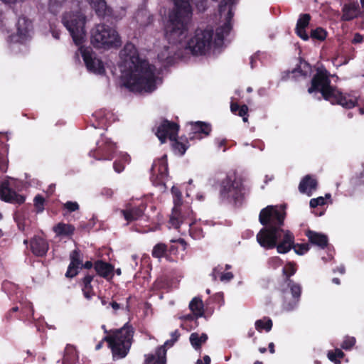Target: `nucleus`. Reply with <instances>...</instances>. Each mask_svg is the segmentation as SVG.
<instances>
[{
  "label": "nucleus",
  "mask_w": 364,
  "mask_h": 364,
  "mask_svg": "<svg viewBox=\"0 0 364 364\" xmlns=\"http://www.w3.org/2000/svg\"><path fill=\"white\" fill-rule=\"evenodd\" d=\"M191 131L194 134H203L205 136L209 135L211 127L209 124L203 122L198 121L196 122H191Z\"/></svg>",
  "instance_id": "obj_31"
},
{
  "label": "nucleus",
  "mask_w": 364,
  "mask_h": 364,
  "mask_svg": "<svg viewBox=\"0 0 364 364\" xmlns=\"http://www.w3.org/2000/svg\"><path fill=\"white\" fill-rule=\"evenodd\" d=\"M93 275L87 274L82 279V291L83 292L84 296L88 300L91 299L95 294L92 286L91 284V282L93 280Z\"/></svg>",
  "instance_id": "obj_29"
},
{
  "label": "nucleus",
  "mask_w": 364,
  "mask_h": 364,
  "mask_svg": "<svg viewBox=\"0 0 364 364\" xmlns=\"http://www.w3.org/2000/svg\"><path fill=\"white\" fill-rule=\"evenodd\" d=\"M64 208L69 212H74L79 209V205L77 202L67 201L63 205Z\"/></svg>",
  "instance_id": "obj_45"
},
{
  "label": "nucleus",
  "mask_w": 364,
  "mask_h": 364,
  "mask_svg": "<svg viewBox=\"0 0 364 364\" xmlns=\"http://www.w3.org/2000/svg\"><path fill=\"white\" fill-rule=\"evenodd\" d=\"M171 141H173L172 146L174 151L178 153L180 156H183L188 149L186 144L178 141L177 137H176L175 140Z\"/></svg>",
  "instance_id": "obj_39"
},
{
  "label": "nucleus",
  "mask_w": 364,
  "mask_h": 364,
  "mask_svg": "<svg viewBox=\"0 0 364 364\" xmlns=\"http://www.w3.org/2000/svg\"><path fill=\"white\" fill-rule=\"evenodd\" d=\"M344 355V353L339 348H336L333 351L331 350L328 353V359L335 364H340V359L343 358Z\"/></svg>",
  "instance_id": "obj_36"
},
{
  "label": "nucleus",
  "mask_w": 364,
  "mask_h": 364,
  "mask_svg": "<svg viewBox=\"0 0 364 364\" xmlns=\"http://www.w3.org/2000/svg\"><path fill=\"white\" fill-rule=\"evenodd\" d=\"M33 324L37 328L38 331H45L46 328H53L51 326H49L47 323L45 322V320H33Z\"/></svg>",
  "instance_id": "obj_43"
},
{
  "label": "nucleus",
  "mask_w": 364,
  "mask_h": 364,
  "mask_svg": "<svg viewBox=\"0 0 364 364\" xmlns=\"http://www.w3.org/2000/svg\"><path fill=\"white\" fill-rule=\"evenodd\" d=\"M197 10L199 12H204L208 6V0H193Z\"/></svg>",
  "instance_id": "obj_44"
},
{
  "label": "nucleus",
  "mask_w": 364,
  "mask_h": 364,
  "mask_svg": "<svg viewBox=\"0 0 364 364\" xmlns=\"http://www.w3.org/2000/svg\"><path fill=\"white\" fill-rule=\"evenodd\" d=\"M179 127L174 122L168 120L163 121L157 127L156 135L161 144L166 142V139L175 140L178 136Z\"/></svg>",
  "instance_id": "obj_16"
},
{
  "label": "nucleus",
  "mask_w": 364,
  "mask_h": 364,
  "mask_svg": "<svg viewBox=\"0 0 364 364\" xmlns=\"http://www.w3.org/2000/svg\"><path fill=\"white\" fill-rule=\"evenodd\" d=\"M196 364H210V358L208 355H205L203 360L198 359Z\"/></svg>",
  "instance_id": "obj_55"
},
{
  "label": "nucleus",
  "mask_w": 364,
  "mask_h": 364,
  "mask_svg": "<svg viewBox=\"0 0 364 364\" xmlns=\"http://www.w3.org/2000/svg\"><path fill=\"white\" fill-rule=\"evenodd\" d=\"M100 194L106 198H112L114 196V191L109 188H103Z\"/></svg>",
  "instance_id": "obj_49"
},
{
  "label": "nucleus",
  "mask_w": 364,
  "mask_h": 364,
  "mask_svg": "<svg viewBox=\"0 0 364 364\" xmlns=\"http://www.w3.org/2000/svg\"><path fill=\"white\" fill-rule=\"evenodd\" d=\"M355 343L356 339L355 337L346 336L344 337V339L341 344V347L342 349L346 350H350L355 345Z\"/></svg>",
  "instance_id": "obj_38"
},
{
  "label": "nucleus",
  "mask_w": 364,
  "mask_h": 364,
  "mask_svg": "<svg viewBox=\"0 0 364 364\" xmlns=\"http://www.w3.org/2000/svg\"><path fill=\"white\" fill-rule=\"evenodd\" d=\"M85 23L86 17L80 11L66 12L63 15L62 23L77 46H80L85 39Z\"/></svg>",
  "instance_id": "obj_8"
},
{
  "label": "nucleus",
  "mask_w": 364,
  "mask_h": 364,
  "mask_svg": "<svg viewBox=\"0 0 364 364\" xmlns=\"http://www.w3.org/2000/svg\"><path fill=\"white\" fill-rule=\"evenodd\" d=\"M168 176V164L166 156L154 161L151 168V180L155 185L164 183V180Z\"/></svg>",
  "instance_id": "obj_15"
},
{
  "label": "nucleus",
  "mask_w": 364,
  "mask_h": 364,
  "mask_svg": "<svg viewBox=\"0 0 364 364\" xmlns=\"http://www.w3.org/2000/svg\"><path fill=\"white\" fill-rule=\"evenodd\" d=\"M53 232L59 237H70L73 235L75 227L73 225L59 223L53 228Z\"/></svg>",
  "instance_id": "obj_28"
},
{
  "label": "nucleus",
  "mask_w": 364,
  "mask_h": 364,
  "mask_svg": "<svg viewBox=\"0 0 364 364\" xmlns=\"http://www.w3.org/2000/svg\"><path fill=\"white\" fill-rule=\"evenodd\" d=\"M8 168V159L3 156H0V170L6 172Z\"/></svg>",
  "instance_id": "obj_51"
},
{
  "label": "nucleus",
  "mask_w": 364,
  "mask_h": 364,
  "mask_svg": "<svg viewBox=\"0 0 364 364\" xmlns=\"http://www.w3.org/2000/svg\"><path fill=\"white\" fill-rule=\"evenodd\" d=\"M252 146L254 148L259 149L260 151H263L264 149V144L262 142H260V141H255V142L252 144Z\"/></svg>",
  "instance_id": "obj_57"
},
{
  "label": "nucleus",
  "mask_w": 364,
  "mask_h": 364,
  "mask_svg": "<svg viewBox=\"0 0 364 364\" xmlns=\"http://www.w3.org/2000/svg\"><path fill=\"white\" fill-rule=\"evenodd\" d=\"M101 304L102 306H105L107 309L109 308V303L110 302L105 297H100Z\"/></svg>",
  "instance_id": "obj_60"
},
{
  "label": "nucleus",
  "mask_w": 364,
  "mask_h": 364,
  "mask_svg": "<svg viewBox=\"0 0 364 364\" xmlns=\"http://www.w3.org/2000/svg\"><path fill=\"white\" fill-rule=\"evenodd\" d=\"M97 149L93 153L90 152V156H93L97 160H112L113 158L116 145L109 139H102L101 141L97 143Z\"/></svg>",
  "instance_id": "obj_17"
},
{
  "label": "nucleus",
  "mask_w": 364,
  "mask_h": 364,
  "mask_svg": "<svg viewBox=\"0 0 364 364\" xmlns=\"http://www.w3.org/2000/svg\"><path fill=\"white\" fill-rule=\"evenodd\" d=\"M70 263L65 273V277L68 278H73L78 273V269L80 265H82V259L78 250H74L70 255Z\"/></svg>",
  "instance_id": "obj_18"
},
{
  "label": "nucleus",
  "mask_w": 364,
  "mask_h": 364,
  "mask_svg": "<svg viewBox=\"0 0 364 364\" xmlns=\"http://www.w3.org/2000/svg\"><path fill=\"white\" fill-rule=\"evenodd\" d=\"M119 67L124 85L132 92H151L161 82L155 74L156 68L141 59L135 46L127 43L120 51Z\"/></svg>",
  "instance_id": "obj_3"
},
{
  "label": "nucleus",
  "mask_w": 364,
  "mask_h": 364,
  "mask_svg": "<svg viewBox=\"0 0 364 364\" xmlns=\"http://www.w3.org/2000/svg\"><path fill=\"white\" fill-rule=\"evenodd\" d=\"M309 241L321 249H324L328 245V237L322 233L312 230H308L306 233Z\"/></svg>",
  "instance_id": "obj_25"
},
{
  "label": "nucleus",
  "mask_w": 364,
  "mask_h": 364,
  "mask_svg": "<svg viewBox=\"0 0 364 364\" xmlns=\"http://www.w3.org/2000/svg\"><path fill=\"white\" fill-rule=\"evenodd\" d=\"M95 11L97 16L103 17L112 14L105 0H86Z\"/></svg>",
  "instance_id": "obj_27"
},
{
  "label": "nucleus",
  "mask_w": 364,
  "mask_h": 364,
  "mask_svg": "<svg viewBox=\"0 0 364 364\" xmlns=\"http://www.w3.org/2000/svg\"><path fill=\"white\" fill-rule=\"evenodd\" d=\"M284 212L277 206L268 205L259 213V220L265 227L257 235L258 243L264 248L269 250L277 247L281 254L288 252L293 247L296 254L304 255L309 250L308 244L294 246V236L282 228L284 224Z\"/></svg>",
  "instance_id": "obj_2"
},
{
  "label": "nucleus",
  "mask_w": 364,
  "mask_h": 364,
  "mask_svg": "<svg viewBox=\"0 0 364 364\" xmlns=\"http://www.w3.org/2000/svg\"><path fill=\"white\" fill-rule=\"evenodd\" d=\"M113 168L117 173H121L124 170V166L119 161L116 160L114 162Z\"/></svg>",
  "instance_id": "obj_53"
},
{
  "label": "nucleus",
  "mask_w": 364,
  "mask_h": 364,
  "mask_svg": "<svg viewBox=\"0 0 364 364\" xmlns=\"http://www.w3.org/2000/svg\"><path fill=\"white\" fill-rule=\"evenodd\" d=\"M255 326L256 330L259 332L262 331L269 332L272 328V320H256Z\"/></svg>",
  "instance_id": "obj_35"
},
{
  "label": "nucleus",
  "mask_w": 364,
  "mask_h": 364,
  "mask_svg": "<svg viewBox=\"0 0 364 364\" xmlns=\"http://www.w3.org/2000/svg\"><path fill=\"white\" fill-rule=\"evenodd\" d=\"M240 107L235 102H232L230 105V110L232 112L235 113L236 111L239 109Z\"/></svg>",
  "instance_id": "obj_63"
},
{
  "label": "nucleus",
  "mask_w": 364,
  "mask_h": 364,
  "mask_svg": "<svg viewBox=\"0 0 364 364\" xmlns=\"http://www.w3.org/2000/svg\"><path fill=\"white\" fill-rule=\"evenodd\" d=\"M94 268L99 276L106 279H110L113 277L114 267L107 262L97 260L94 264Z\"/></svg>",
  "instance_id": "obj_22"
},
{
  "label": "nucleus",
  "mask_w": 364,
  "mask_h": 364,
  "mask_svg": "<svg viewBox=\"0 0 364 364\" xmlns=\"http://www.w3.org/2000/svg\"><path fill=\"white\" fill-rule=\"evenodd\" d=\"M167 252V246L164 243L159 242L154 246L151 255L154 257L161 259Z\"/></svg>",
  "instance_id": "obj_34"
},
{
  "label": "nucleus",
  "mask_w": 364,
  "mask_h": 364,
  "mask_svg": "<svg viewBox=\"0 0 364 364\" xmlns=\"http://www.w3.org/2000/svg\"><path fill=\"white\" fill-rule=\"evenodd\" d=\"M31 252L38 257L44 256L48 250V244L41 237H34L30 242Z\"/></svg>",
  "instance_id": "obj_20"
},
{
  "label": "nucleus",
  "mask_w": 364,
  "mask_h": 364,
  "mask_svg": "<svg viewBox=\"0 0 364 364\" xmlns=\"http://www.w3.org/2000/svg\"><path fill=\"white\" fill-rule=\"evenodd\" d=\"M326 203V199L323 197H318L316 198H312L310 200L311 208H316L318 205H323Z\"/></svg>",
  "instance_id": "obj_46"
},
{
  "label": "nucleus",
  "mask_w": 364,
  "mask_h": 364,
  "mask_svg": "<svg viewBox=\"0 0 364 364\" xmlns=\"http://www.w3.org/2000/svg\"><path fill=\"white\" fill-rule=\"evenodd\" d=\"M166 351L164 346H159L154 353L145 355L144 364H166Z\"/></svg>",
  "instance_id": "obj_19"
},
{
  "label": "nucleus",
  "mask_w": 364,
  "mask_h": 364,
  "mask_svg": "<svg viewBox=\"0 0 364 364\" xmlns=\"http://www.w3.org/2000/svg\"><path fill=\"white\" fill-rule=\"evenodd\" d=\"M207 339L208 336L205 333L199 336L198 333H193L190 336V343L196 350L200 349L201 345L205 343Z\"/></svg>",
  "instance_id": "obj_33"
},
{
  "label": "nucleus",
  "mask_w": 364,
  "mask_h": 364,
  "mask_svg": "<svg viewBox=\"0 0 364 364\" xmlns=\"http://www.w3.org/2000/svg\"><path fill=\"white\" fill-rule=\"evenodd\" d=\"M327 33L322 28H316V29L311 30V37L314 39L318 41H323L326 38Z\"/></svg>",
  "instance_id": "obj_40"
},
{
  "label": "nucleus",
  "mask_w": 364,
  "mask_h": 364,
  "mask_svg": "<svg viewBox=\"0 0 364 364\" xmlns=\"http://www.w3.org/2000/svg\"><path fill=\"white\" fill-rule=\"evenodd\" d=\"M233 274L230 272L225 273L223 272L221 273L220 279L221 282H227L230 281L233 278Z\"/></svg>",
  "instance_id": "obj_52"
},
{
  "label": "nucleus",
  "mask_w": 364,
  "mask_h": 364,
  "mask_svg": "<svg viewBox=\"0 0 364 364\" xmlns=\"http://www.w3.org/2000/svg\"><path fill=\"white\" fill-rule=\"evenodd\" d=\"M78 52L81 54L89 72L97 75H102L105 73L102 62L97 58L91 48L80 46L78 48Z\"/></svg>",
  "instance_id": "obj_12"
},
{
  "label": "nucleus",
  "mask_w": 364,
  "mask_h": 364,
  "mask_svg": "<svg viewBox=\"0 0 364 364\" xmlns=\"http://www.w3.org/2000/svg\"><path fill=\"white\" fill-rule=\"evenodd\" d=\"M181 334L178 331V330H175L174 331L171 332V338L175 340L176 341H177L180 337Z\"/></svg>",
  "instance_id": "obj_58"
},
{
  "label": "nucleus",
  "mask_w": 364,
  "mask_h": 364,
  "mask_svg": "<svg viewBox=\"0 0 364 364\" xmlns=\"http://www.w3.org/2000/svg\"><path fill=\"white\" fill-rule=\"evenodd\" d=\"M174 206L170 216V225L177 229L181 224L186 223V218L189 217L192 213L188 207L182 205V194L178 188L173 186L171 188Z\"/></svg>",
  "instance_id": "obj_10"
},
{
  "label": "nucleus",
  "mask_w": 364,
  "mask_h": 364,
  "mask_svg": "<svg viewBox=\"0 0 364 364\" xmlns=\"http://www.w3.org/2000/svg\"><path fill=\"white\" fill-rule=\"evenodd\" d=\"M296 271L295 265L291 262H289L282 269L283 274L286 277L285 284L291 294V297L289 299V291L282 289L284 298L282 308L287 311H292L297 306L301 294V286L290 279V277L294 275Z\"/></svg>",
  "instance_id": "obj_7"
},
{
  "label": "nucleus",
  "mask_w": 364,
  "mask_h": 364,
  "mask_svg": "<svg viewBox=\"0 0 364 364\" xmlns=\"http://www.w3.org/2000/svg\"><path fill=\"white\" fill-rule=\"evenodd\" d=\"M238 110H239V113H238L239 116L244 117L247 114L248 107L245 105H243L239 108Z\"/></svg>",
  "instance_id": "obj_54"
},
{
  "label": "nucleus",
  "mask_w": 364,
  "mask_h": 364,
  "mask_svg": "<svg viewBox=\"0 0 364 364\" xmlns=\"http://www.w3.org/2000/svg\"><path fill=\"white\" fill-rule=\"evenodd\" d=\"M317 181L310 176H306L300 182L299 190L302 193L311 196L314 191L316 189Z\"/></svg>",
  "instance_id": "obj_26"
},
{
  "label": "nucleus",
  "mask_w": 364,
  "mask_h": 364,
  "mask_svg": "<svg viewBox=\"0 0 364 364\" xmlns=\"http://www.w3.org/2000/svg\"><path fill=\"white\" fill-rule=\"evenodd\" d=\"M16 181L14 178H9L4 181L0 186V198L8 203L22 204L25 201L24 196L18 194L13 188L16 186Z\"/></svg>",
  "instance_id": "obj_13"
},
{
  "label": "nucleus",
  "mask_w": 364,
  "mask_h": 364,
  "mask_svg": "<svg viewBox=\"0 0 364 364\" xmlns=\"http://www.w3.org/2000/svg\"><path fill=\"white\" fill-rule=\"evenodd\" d=\"M120 213L129 223L139 219L143 215L144 210L140 207H133L128 204L124 209L120 210Z\"/></svg>",
  "instance_id": "obj_21"
},
{
  "label": "nucleus",
  "mask_w": 364,
  "mask_h": 364,
  "mask_svg": "<svg viewBox=\"0 0 364 364\" xmlns=\"http://www.w3.org/2000/svg\"><path fill=\"white\" fill-rule=\"evenodd\" d=\"M120 158L124 163H129L130 161V157L127 154L120 153Z\"/></svg>",
  "instance_id": "obj_59"
},
{
  "label": "nucleus",
  "mask_w": 364,
  "mask_h": 364,
  "mask_svg": "<svg viewBox=\"0 0 364 364\" xmlns=\"http://www.w3.org/2000/svg\"><path fill=\"white\" fill-rule=\"evenodd\" d=\"M341 20L344 21H351L358 16L360 7L358 3L345 4L342 9Z\"/></svg>",
  "instance_id": "obj_24"
},
{
  "label": "nucleus",
  "mask_w": 364,
  "mask_h": 364,
  "mask_svg": "<svg viewBox=\"0 0 364 364\" xmlns=\"http://www.w3.org/2000/svg\"><path fill=\"white\" fill-rule=\"evenodd\" d=\"M14 219L17 223L18 228L20 230L24 231L26 227L28 225V221L26 219V216L22 213H16Z\"/></svg>",
  "instance_id": "obj_37"
},
{
  "label": "nucleus",
  "mask_w": 364,
  "mask_h": 364,
  "mask_svg": "<svg viewBox=\"0 0 364 364\" xmlns=\"http://www.w3.org/2000/svg\"><path fill=\"white\" fill-rule=\"evenodd\" d=\"M137 23L141 26H146L152 21L151 17L146 9H141L137 11L134 16Z\"/></svg>",
  "instance_id": "obj_32"
},
{
  "label": "nucleus",
  "mask_w": 364,
  "mask_h": 364,
  "mask_svg": "<svg viewBox=\"0 0 364 364\" xmlns=\"http://www.w3.org/2000/svg\"><path fill=\"white\" fill-rule=\"evenodd\" d=\"M268 264L273 269H276L282 264V260L278 257H273L269 259Z\"/></svg>",
  "instance_id": "obj_48"
},
{
  "label": "nucleus",
  "mask_w": 364,
  "mask_h": 364,
  "mask_svg": "<svg viewBox=\"0 0 364 364\" xmlns=\"http://www.w3.org/2000/svg\"><path fill=\"white\" fill-rule=\"evenodd\" d=\"M168 46H165L162 50L158 53V59L164 66L173 63L176 58H183L185 53L183 49H179V43H171L167 39Z\"/></svg>",
  "instance_id": "obj_14"
},
{
  "label": "nucleus",
  "mask_w": 364,
  "mask_h": 364,
  "mask_svg": "<svg viewBox=\"0 0 364 364\" xmlns=\"http://www.w3.org/2000/svg\"><path fill=\"white\" fill-rule=\"evenodd\" d=\"M94 266V264H92V262L90 261H87L85 264H82V265H80V267H84L85 269H91L92 267Z\"/></svg>",
  "instance_id": "obj_62"
},
{
  "label": "nucleus",
  "mask_w": 364,
  "mask_h": 364,
  "mask_svg": "<svg viewBox=\"0 0 364 364\" xmlns=\"http://www.w3.org/2000/svg\"><path fill=\"white\" fill-rule=\"evenodd\" d=\"M44 198L40 196L37 195L33 200L34 205L37 209V213H41L44 210Z\"/></svg>",
  "instance_id": "obj_42"
},
{
  "label": "nucleus",
  "mask_w": 364,
  "mask_h": 364,
  "mask_svg": "<svg viewBox=\"0 0 364 364\" xmlns=\"http://www.w3.org/2000/svg\"><path fill=\"white\" fill-rule=\"evenodd\" d=\"M187 225L189 226L190 235L196 240L200 239L203 237V231L200 228H197L193 223L187 222Z\"/></svg>",
  "instance_id": "obj_41"
},
{
  "label": "nucleus",
  "mask_w": 364,
  "mask_h": 364,
  "mask_svg": "<svg viewBox=\"0 0 364 364\" xmlns=\"http://www.w3.org/2000/svg\"><path fill=\"white\" fill-rule=\"evenodd\" d=\"M174 8L169 13L168 21L165 28L166 38L171 43H179L185 55H194L208 54L212 49L220 48L223 45L224 38L232 29L231 19L233 17L232 6L237 0H222L219 6L220 16H224L225 23L216 29L213 37L211 28L196 29L193 37L186 40L191 22L193 10L190 0H173Z\"/></svg>",
  "instance_id": "obj_1"
},
{
  "label": "nucleus",
  "mask_w": 364,
  "mask_h": 364,
  "mask_svg": "<svg viewBox=\"0 0 364 364\" xmlns=\"http://www.w3.org/2000/svg\"><path fill=\"white\" fill-rule=\"evenodd\" d=\"M109 306V307L112 308L114 311H116L120 309V304L113 300L110 301Z\"/></svg>",
  "instance_id": "obj_56"
},
{
  "label": "nucleus",
  "mask_w": 364,
  "mask_h": 364,
  "mask_svg": "<svg viewBox=\"0 0 364 364\" xmlns=\"http://www.w3.org/2000/svg\"><path fill=\"white\" fill-rule=\"evenodd\" d=\"M16 33L9 38V43L12 50H15L17 44L24 46V43L31 38L33 31V25L31 20L26 16L18 18L16 23Z\"/></svg>",
  "instance_id": "obj_11"
},
{
  "label": "nucleus",
  "mask_w": 364,
  "mask_h": 364,
  "mask_svg": "<svg viewBox=\"0 0 364 364\" xmlns=\"http://www.w3.org/2000/svg\"><path fill=\"white\" fill-rule=\"evenodd\" d=\"M189 308L191 312L197 318L203 316V303L200 298L194 297L189 304Z\"/></svg>",
  "instance_id": "obj_30"
},
{
  "label": "nucleus",
  "mask_w": 364,
  "mask_h": 364,
  "mask_svg": "<svg viewBox=\"0 0 364 364\" xmlns=\"http://www.w3.org/2000/svg\"><path fill=\"white\" fill-rule=\"evenodd\" d=\"M244 196L242 180L235 176H227L221 183L220 197L223 201L237 203Z\"/></svg>",
  "instance_id": "obj_9"
},
{
  "label": "nucleus",
  "mask_w": 364,
  "mask_h": 364,
  "mask_svg": "<svg viewBox=\"0 0 364 364\" xmlns=\"http://www.w3.org/2000/svg\"><path fill=\"white\" fill-rule=\"evenodd\" d=\"M107 335L104 341L111 349L114 359L124 358L128 354L134 335V328L129 322L119 329L107 331L105 325L102 326Z\"/></svg>",
  "instance_id": "obj_5"
},
{
  "label": "nucleus",
  "mask_w": 364,
  "mask_h": 364,
  "mask_svg": "<svg viewBox=\"0 0 364 364\" xmlns=\"http://www.w3.org/2000/svg\"><path fill=\"white\" fill-rule=\"evenodd\" d=\"M176 341L173 340L172 338L170 340H167L164 344L163 345L165 347V349L166 350V347H171L172 346Z\"/></svg>",
  "instance_id": "obj_61"
},
{
  "label": "nucleus",
  "mask_w": 364,
  "mask_h": 364,
  "mask_svg": "<svg viewBox=\"0 0 364 364\" xmlns=\"http://www.w3.org/2000/svg\"><path fill=\"white\" fill-rule=\"evenodd\" d=\"M51 33L54 38L59 39L60 38V31L51 28Z\"/></svg>",
  "instance_id": "obj_64"
},
{
  "label": "nucleus",
  "mask_w": 364,
  "mask_h": 364,
  "mask_svg": "<svg viewBox=\"0 0 364 364\" xmlns=\"http://www.w3.org/2000/svg\"><path fill=\"white\" fill-rule=\"evenodd\" d=\"M364 42V36L361 35L359 33H355L353 34V37L351 40V43L353 44L361 43Z\"/></svg>",
  "instance_id": "obj_50"
},
{
  "label": "nucleus",
  "mask_w": 364,
  "mask_h": 364,
  "mask_svg": "<svg viewBox=\"0 0 364 364\" xmlns=\"http://www.w3.org/2000/svg\"><path fill=\"white\" fill-rule=\"evenodd\" d=\"M311 16L308 14H301L296 26V34L303 40L307 41L309 38V35L306 33L305 28L309 26Z\"/></svg>",
  "instance_id": "obj_23"
},
{
  "label": "nucleus",
  "mask_w": 364,
  "mask_h": 364,
  "mask_svg": "<svg viewBox=\"0 0 364 364\" xmlns=\"http://www.w3.org/2000/svg\"><path fill=\"white\" fill-rule=\"evenodd\" d=\"M90 41L94 47L105 50L118 48L122 45L118 32L113 27L104 23L97 24L92 28Z\"/></svg>",
  "instance_id": "obj_6"
},
{
  "label": "nucleus",
  "mask_w": 364,
  "mask_h": 364,
  "mask_svg": "<svg viewBox=\"0 0 364 364\" xmlns=\"http://www.w3.org/2000/svg\"><path fill=\"white\" fill-rule=\"evenodd\" d=\"M330 80L326 70H318L311 80L309 93L320 92L323 97L332 104L341 105L348 109L354 107L358 102V97L353 94H342L337 89L330 85Z\"/></svg>",
  "instance_id": "obj_4"
},
{
  "label": "nucleus",
  "mask_w": 364,
  "mask_h": 364,
  "mask_svg": "<svg viewBox=\"0 0 364 364\" xmlns=\"http://www.w3.org/2000/svg\"><path fill=\"white\" fill-rule=\"evenodd\" d=\"M223 267L222 265H218L215 267L213 269L212 273L210 274V276L213 278V280L215 281L218 279V277H220L221 273H223Z\"/></svg>",
  "instance_id": "obj_47"
}]
</instances>
